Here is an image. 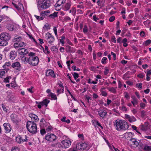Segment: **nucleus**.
Masks as SVG:
<instances>
[{"instance_id":"obj_48","label":"nucleus","mask_w":151,"mask_h":151,"mask_svg":"<svg viewBox=\"0 0 151 151\" xmlns=\"http://www.w3.org/2000/svg\"><path fill=\"white\" fill-rule=\"evenodd\" d=\"M65 0H58V2L59 4L61 5L62 4L65 3Z\"/></svg>"},{"instance_id":"obj_27","label":"nucleus","mask_w":151,"mask_h":151,"mask_svg":"<svg viewBox=\"0 0 151 151\" xmlns=\"http://www.w3.org/2000/svg\"><path fill=\"white\" fill-rule=\"evenodd\" d=\"M144 151H151V146H148L146 145L144 148Z\"/></svg>"},{"instance_id":"obj_56","label":"nucleus","mask_w":151,"mask_h":151,"mask_svg":"<svg viewBox=\"0 0 151 151\" xmlns=\"http://www.w3.org/2000/svg\"><path fill=\"white\" fill-rule=\"evenodd\" d=\"M72 13H73L74 14H75L76 13V9L75 8L73 7H72Z\"/></svg>"},{"instance_id":"obj_7","label":"nucleus","mask_w":151,"mask_h":151,"mask_svg":"<svg viewBox=\"0 0 151 151\" xmlns=\"http://www.w3.org/2000/svg\"><path fill=\"white\" fill-rule=\"evenodd\" d=\"M50 6V1L49 0H44L40 4V7L43 9H45Z\"/></svg>"},{"instance_id":"obj_12","label":"nucleus","mask_w":151,"mask_h":151,"mask_svg":"<svg viewBox=\"0 0 151 151\" xmlns=\"http://www.w3.org/2000/svg\"><path fill=\"white\" fill-rule=\"evenodd\" d=\"M24 43L22 42H17L14 44V46L16 48H17L19 47L24 46L25 45Z\"/></svg>"},{"instance_id":"obj_60","label":"nucleus","mask_w":151,"mask_h":151,"mask_svg":"<svg viewBox=\"0 0 151 151\" xmlns=\"http://www.w3.org/2000/svg\"><path fill=\"white\" fill-rule=\"evenodd\" d=\"M43 28H46L47 29H50V26L49 25L47 24H45Z\"/></svg>"},{"instance_id":"obj_3","label":"nucleus","mask_w":151,"mask_h":151,"mask_svg":"<svg viewBox=\"0 0 151 151\" xmlns=\"http://www.w3.org/2000/svg\"><path fill=\"white\" fill-rule=\"evenodd\" d=\"M26 127L28 130L31 133L35 134L37 132L36 124L34 122L28 121Z\"/></svg>"},{"instance_id":"obj_4","label":"nucleus","mask_w":151,"mask_h":151,"mask_svg":"<svg viewBox=\"0 0 151 151\" xmlns=\"http://www.w3.org/2000/svg\"><path fill=\"white\" fill-rule=\"evenodd\" d=\"M27 137L26 135L21 136L19 135L16 137V140L17 142L19 144H21L24 142H27Z\"/></svg>"},{"instance_id":"obj_44","label":"nucleus","mask_w":151,"mask_h":151,"mask_svg":"<svg viewBox=\"0 0 151 151\" xmlns=\"http://www.w3.org/2000/svg\"><path fill=\"white\" fill-rule=\"evenodd\" d=\"M83 31V32L85 33H86L88 32V27L86 25L84 26Z\"/></svg>"},{"instance_id":"obj_51","label":"nucleus","mask_w":151,"mask_h":151,"mask_svg":"<svg viewBox=\"0 0 151 151\" xmlns=\"http://www.w3.org/2000/svg\"><path fill=\"white\" fill-rule=\"evenodd\" d=\"M51 49L52 51H56L57 49L55 46H53L51 47Z\"/></svg>"},{"instance_id":"obj_40","label":"nucleus","mask_w":151,"mask_h":151,"mask_svg":"<svg viewBox=\"0 0 151 151\" xmlns=\"http://www.w3.org/2000/svg\"><path fill=\"white\" fill-rule=\"evenodd\" d=\"M35 17L37 19L38 21L40 20H42L43 19V17H40L38 16L35 15Z\"/></svg>"},{"instance_id":"obj_63","label":"nucleus","mask_w":151,"mask_h":151,"mask_svg":"<svg viewBox=\"0 0 151 151\" xmlns=\"http://www.w3.org/2000/svg\"><path fill=\"white\" fill-rule=\"evenodd\" d=\"M101 93L102 95L104 96H106L107 95V93H106L104 91H102Z\"/></svg>"},{"instance_id":"obj_9","label":"nucleus","mask_w":151,"mask_h":151,"mask_svg":"<svg viewBox=\"0 0 151 151\" xmlns=\"http://www.w3.org/2000/svg\"><path fill=\"white\" fill-rule=\"evenodd\" d=\"M0 39L2 40H9L10 39V36L7 33H3L0 35Z\"/></svg>"},{"instance_id":"obj_54","label":"nucleus","mask_w":151,"mask_h":151,"mask_svg":"<svg viewBox=\"0 0 151 151\" xmlns=\"http://www.w3.org/2000/svg\"><path fill=\"white\" fill-rule=\"evenodd\" d=\"M53 30L54 31L55 35L57 36V30L56 27H54L53 28Z\"/></svg>"},{"instance_id":"obj_21","label":"nucleus","mask_w":151,"mask_h":151,"mask_svg":"<svg viewBox=\"0 0 151 151\" xmlns=\"http://www.w3.org/2000/svg\"><path fill=\"white\" fill-rule=\"evenodd\" d=\"M148 125V123L147 122H145V123L144 124H143L141 125V129L144 131L146 130L147 129Z\"/></svg>"},{"instance_id":"obj_45","label":"nucleus","mask_w":151,"mask_h":151,"mask_svg":"<svg viewBox=\"0 0 151 151\" xmlns=\"http://www.w3.org/2000/svg\"><path fill=\"white\" fill-rule=\"evenodd\" d=\"M11 64L10 62H7L4 65H3V67L4 68H6V66H9Z\"/></svg>"},{"instance_id":"obj_61","label":"nucleus","mask_w":151,"mask_h":151,"mask_svg":"<svg viewBox=\"0 0 151 151\" xmlns=\"http://www.w3.org/2000/svg\"><path fill=\"white\" fill-rule=\"evenodd\" d=\"M19 149L17 147L13 148L12 149V151H18Z\"/></svg>"},{"instance_id":"obj_35","label":"nucleus","mask_w":151,"mask_h":151,"mask_svg":"<svg viewBox=\"0 0 151 151\" xmlns=\"http://www.w3.org/2000/svg\"><path fill=\"white\" fill-rule=\"evenodd\" d=\"M7 40H2L1 41V46H5L8 44V43L7 41Z\"/></svg>"},{"instance_id":"obj_52","label":"nucleus","mask_w":151,"mask_h":151,"mask_svg":"<svg viewBox=\"0 0 151 151\" xmlns=\"http://www.w3.org/2000/svg\"><path fill=\"white\" fill-rule=\"evenodd\" d=\"M145 111L144 110L141 111V116L142 117H144L145 115Z\"/></svg>"},{"instance_id":"obj_41","label":"nucleus","mask_w":151,"mask_h":151,"mask_svg":"<svg viewBox=\"0 0 151 151\" xmlns=\"http://www.w3.org/2000/svg\"><path fill=\"white\" fill-rule=\"evenodd\" d=\"M107 59V58L106 57H104L102 59L101 62L102 64H105L106 63V60Z\"/></svg>"},{"instance_id":"obj_53","label":"nucleus","mask_w":151,"mask_h":151,"mask_svg":"<svg viewBox=\"0 0 151 151\" xmlns=\"http://www.w3.org/2000/svg\"><path fill=\"white\" fill-rule=\"evenodd\" d=\"M5 74V71H1L0 72V77H2Z\"/></svg>"},{"instance_id":"obj_30","label":"nucleus","mask_w":151,"mask_h":151,"mask_svg":"<svg viewBox=\"0 0 151 151\" xmlns=\"http://www.w3.org/2000/svg\"><path fill=\"white\" fill-rule=\"evenodd\" d=\"M128 120L129 122H132L135 121L136 119L134 116H131L130 118L128 119Z\"/></svg>"},{"instance_id":"obj_64","label":"nucleus","mask_w":151,"mask_h":151,"mask_svg":"<svg viewBox=\"0 0 151 151\" xmlns=\"http://www.w3.org/2000/svg\"><path fill=\"white\" fill-rule=\"evenodd\" d=\"M140 106L141 107L143 108L145 106V104L144 103H141L140 104Z\"/></svg>"},{"instance_id":"obj_34","label":"nucleus","mask_w":151,"mask_h":151,"mask_svg":"<svg viewBox=\"0 0 151 151\" xmlns=\"http://www.w3.org/2000/svg\"><path fill=\"white\" fill-rule=\"evenodd\" d=\"M59 86L61 87V90L62 91L61 93H63L64 91V88L63 83L60 82L58 83Z\"/></svg>"},{"instance_id":"obj_16","label":"nucleus","mask_w":151,"mask_h":151,"mask_svg":"<svg viewBox=\"0 0 151 151\" xmlns=\"http://www.w3.org/2000/svg\"><path fill=\"white\" fill-rule=\"evenodd\" d=\"M50 102V101L49 100H48L47 99H45L43 100L42 101L38 102H36V104H41L42 106H43L44 105L46 107L47 106V104Z\"/></svg>"},{"instance_id":"obj_50","label":"nucleus","mask_w":151,"mask_h":151,"mask_svg":"<svg viewBox=\"0 0 151 151\" xmlns=\"http://www.w3.org/2000/svg\"><path fill=\"white\" fill-rule=\"evenodd\" d=\"M115 17L114 16H112L109 19V21L110 22H113L115 19Z\"/></svg>"},{"instance_id":"obj_43","label":"nucleus","mask_w":151,"mask_h":151,"mask_svg":"<svg viewBox=\"0 0 151 151\" xmlns=\"http://www.w3.org/2000/svg\"><path fill=\"white\" fill-rule=\"evenodd\" d=\"M104 69L105 70L104 71V74L105 75H107L109 71V70L108 68L106 67H105L104 68Z\"/></svg>"},{"instance_id":"obj_31","label":"nucleus","mask_w":151,"mask_h":151,"mask_svg":"<svg viewBox=\"0 0 151 151\" xmlns=\"http://www.w3.org/2000/svg\"><path fill=\"white\" fill-rule=\"evenodd\" d=\"M151 43V40H148L144 42V45L145 46H147Z\"/></svg>"},{"instance_id":"obj_49","label":"nucleus","mask_w":151,"mask_h":151,"mask_svg":"<svg viewBox=\"0 0 151 151\" xmlns=\"http://www.w3.org/2000/svg\"><path fill=\"white\" fill-rule=\"evenodd\" d=\"M142 83H137L136 84V86L137 87H138L139 88H142Z\"/></svg>"},{"instance_id":"obj_59","label":"nucleus","mask_w":151,"mask_h":151,"mask_svg":"<svg viewBox=\"0 0 151 151\" xmlns=\"http://www.w3.org/2000/svg\"><path fill=\"white\" fill-rule=\"evenodd\" d=\"M111 54L112 55H113V57L114 58V60H115L116 59V54L112 52H111Z\"/></svg>"},{"instance_id":"obj_10","label":"nucleus","mask_w":151,"mask_h":151,"mask_svg":"<svg viewBox=\"0 0 151 151\" xmlns=\"http://www.w3.org/2000/svg\"><path fill=\"white\" fill-rule=\"evenodd\" d=\"M4 127V129L5 130V133H9L11 131L12 127L9 123H5L3 124Z\"/></svg>"},{"instance_id":"obj_6","label":"nucleus","mask_w":151,"mask_h":151,"mask_svg":"<svg viewBox=\"0 0 151 151\" xmlns=\"http://www.w3.org/2000/svg\"><path fill=\"white\" fill-rule=\"evenodd\" d=\"M71 141L68 139L64 140L62 141L60 143V145L62 147L65 148H68L71 145Z\"/></svg>"},{"instance_id":"obj_57","label":"nucleus","mask_w":151,"mask_h":151,"mask_svg":"<svg viewBox=\"0 0 151 151\" xmlns=\"http://www.w3.org/2000/svg\"><path fill=\"white\" fill-rule=\"evenodd\" d=\"M111 40L112 42H114V43L116 42V38L114 36L112 37Z\"/></svg>"},{"instance_id":"obj_55","label":"nucleus","mask_w":151,"mask_h":151,"mask_svg":"<svg viewBox=\"0 0 151 151\" xmlns=\"http://www.w3.org/2000/svg\"><path fill=\"white\" fill-rule=\"evenodd\" d=\"M12 4L14 6V7L17 9L18 10H19V7L17 6V4L14 3L13 2H12Z\"/></svg>"},{"instance_id":"obj_18","label":"nucleus","mask_w":151,"mask_h":151,"mask_svg":"<svg viewBox=\"0 0 151 151\" xmlns=\"http://www.w3.org/2000/svg\"><path fill=\"white\" fill-rule=\"evenodd\" d=\"M10 53V58L12 60L14 59L17 55V53L15 51H11Z\"/></svg>"},{"instance_id":"obj_20","label":"nucleus","mask_w":151,"mask_h":151,"mask_svg":"<svg viewBox=\"0 0 151 151\" xmlns=\"http://www.w3.org/2000/svg\"><path fill=\"white\" fill-rule=\"evenodd\" d=\"M130 141H131L132 143H133V145H135V146L137 147L139 145V142L137 141V139L135 138H131L129 139Z\"/></svg>"},{"instance_id":"obj_11","label":"nucleus","mask_w":151,"mask_h":151,"mask_svg":"<svg viewBox=\"0 0 151 151\" xmlns=\"http://www.w3.org/2000/svg\"><path fill=\"white\" fill-rule=\"evenodd\" d=\"M29 116L31 119V120L33 121L34 122H36L39 120L38 116L35 114L30 113L29 114Z\"/></svg>"},{"instance_id":"obj_14","label":"nucleus","mask_w":151,"mask_h":151,"mask_svg":"<svg viewBox=\"0 0 151 151\" xmlns=\"http://www.w3.org/2000/svg\"><path fill=\"white\" fill-rule=\"evenodd\" d=\"M46 76H50L53 78L55 77V74L54 73V71L51 70H48L46 71Z\"/></svg>"},{"instance_id":"obj_13","label":"nucleus","mask_w":151,"mask_h":151,"mask_svg":"<svg viewBox=\"0 0 151 151\" xmlns=\"http://www.w3.org/2000/svg\"><path fill=\"white\" fill-rule=\"evenodd\" d=\"M12 67L16 70L19 71L20 69V65L19 62H16L12 63Z\"/></svg>"},{"instance_id":"obj_1","label":"nucleus","mask_w":151,"mask_h":151,"mask_svg":"<svg viewBox=\"0 0 151 151\" xmlns=\"http://www.w3.org/2000/svg\"><path fill=\"white\" fill-rule=\"evenodd\" d=\"M114 126L116 130L118 131L121 130H126L129 127V125L127 122L124 120H116L114 122Z\"/></svg>"},{"instance_id":"obj_47","label":"nucleus","mask_w":151,"mask_h":151,"mask_svg":"<svg viewBox=\"0 0 151 151\" xmlns=\"http://www.w3.org/2000/svg\"><path fill=\"white\" fill-rule=\"evenodd\" d=\"M22 38L21 37H18L14 39V41H17V42H19L21 40Z\"/></svg>"},{"instance_id":"obj_26","label":"nucleus","mask_w":151,"mask_h":151,"mask_svg":"<svg viewBox=\"0 0 151 151\" xmlns=\"http://www.w3.org/2000/svg\"><path fill=\"white\" fill-rule=\"evenodd\" d=\"M132 132H128L124 134V136L125 137V138L127 139L128 138H130L132 137Z\"/></svg>"},{"instance_id":"obj_8","label":"nucleus","mask_w":151,"mask_h":151,"mask_svg":"<svg viewBox=\"0 0 151 151\" xmlns=\"http://www.w3.org/2000/svg\"><path fill=\"white\" fill-rule=\"evenodd\" d=\"M46 38L49 43L51 44L54 41L55 38L50 33L47 32L46 33Z\"/></svg>"},{"instance_id":"obj_5","label":"nucleus","mask_w":151,"mask_h":151,"mask_svg":"<svg viewBox=\"0 0 151 151\" xmlns=\"http://www.w3.org/2000/svg\"><path fill=\"white\" fill-rule=\"evenodd\" d=\"M56 138V136L53 134L48 133L45 136V139L46 140L51 142L55 141Z\"/></svg>"},{"instance_id":"obj_39","label":"nucleus","mask_w":151,"mask_h":151,"mask_svg":"<svg viewBox=\"0 0 151 151\" xmlns=\"http://www.w3.org/2000/svg\"><path fill=\"white\" fill-rule=\"evenodd\" d=\"M2 107L3 109V110L6 112L7 113L8 111V107H6L5 106L4 104H2Z\"/></svg>"},{"instance_id":"obj_33","label":"nucleus","mask_w":151,"mask_h":151,"mask_svg":"<svg viewBox=\"0 0 151 151\" xmlns=\"http://www.w3.org/2000/svg\"><path fill=\"white\" fill-rule=\"evenodd\" d=\"M22 60L24 62V63H28L29 58L25 56H23L22 58Z\"/></svg>"},{"instance_id":"obj_42","label":"nucleus","mask_w":151,"mask_h":151,"mask_svg":"<svg viewBox=\"0 0 151 151\" xmlns=\"http://www.w3.org/2000/svg\"><path fill=\"white\" fill-rule=\"evenodd\" d=\"M11 78V77L9 76L8 77H7L5 78H4V82L6 83H9V79Z\"/></svg>"},{"instance_id":"obj_58","label":"nucleus","mask_w":151,"mask_h":151,"mask_svg":"<svg viewBox=\"0 0 151 151\" xmlns=\"http://www.w3.org/2000/svg\"><path fill=\"white\" fill-rule=\"evenodd\" d=\"M86 99L87 100V101L88 103L89 102V100H92L91 98L88 96H86Z\"/></svg>"},{"instance_id":"obj_15","label":"nucleus","mask_w":151,"mask_h":151,"mask_svg":"<svg viewBox=\"0 0 151 151\" xmlns=\"http://www.w3.org/2000/svg\"><path fill=\"white\" fill-rule=\"evenodd\" d=\"M18 51L19 53L21 55H25L28 53L27 50L24 48L19 49Z\"/></svg>"},{"instance_id":"obj_28","label":"nucleus","mask_w":151,"mask_h":151,"mask_svg":"<svg viewBox=\"0 0 151 151\" xmlns=\"http://www.w3.org/2000/svg\"><path fill=\"white\" fill-rule=\"evenodd\" d=\"M94 125L96 127L97 125L100 127L101 129H103V127L97 121H95L93 123Z\"/></svg>"},{"instance_id":"obj_38","label":"nucleus","mask_w":151,"mask_h":151,"mask_svg":"<svg viewBox=\"0 0 151 151\" xmlns=\"http://www.w3.org/2000/svg\"><path fill=\"white\" fill-rule=\"evenodd\" d=\"M46 15L47 16V15L46 13V12L45 11H42L40 14V16L44 18L45 17Z\"/></svg>"},{"instance_id":"obj_17","label":"nucleus","mask_w":151,"mask_h":151,"mask_svg":"<svg viewBox=\"0 0 151 151\" xmlns=\"http://www.w3.org/2000/svg\"><path fill=\"white\" fill-rule=\"evenodd\" d=\"M107 112L105 110H100L98 111V114L99 116L102 118H104L106 115Z\"/></svg>"},{"instance_id":"obj_25","label":"nucleus","mask_w":151,"mask_h":151,"mask_svg":"<svg viewBox=\"0 0 151 151\" xmlns=\"http://www.w3.org/2000/svg\"><path fill=\"white\" fill-rule=\"evenodd\" d=\"M58 12H54L53 14H51L49 16L52 19H54L58 17Z\"/></svg>"},{"instance_id":"obj_32","label":"nucleus","mask_w":151,"mask_h":151,"mask_svg":"<svg viewBox=\"0 0 151 151\" xmlns=\"http://www.w3.org/2000/svg\"><path fill=\"white\" fill-rule=\"evenodd\" d=\"M50 96L54 100L57 99V97L56 95L54 93H50L49 94Z\"/></svg>"},{"instance_id":"obj_37","label":"nucleus","mask_w":151,"mask_h":151,"mask_svg":"<svg viewBox=\"0 0 151 151\" xmlns=\"http://www.w3.org/2000/svg\"><path fill=\"white\" fill-rule=\"evenodd\" d=\"M109 91L113 93H115L116 92V90L114 87H111L109 88Z\"/></svg>"},{"instance_id":"obj_23","label":"nucleus","mask_w":151,"mask_h":151,"mask_svg":"<svg viewBox=\"0 0 151 151\" xmlns=\"http://www.w3.org/2000/svg\"><path fill=\"white\" fill-rule=\"evenodd\" d=\"M84 145L85 144H78L76 146L77 149L79 150L83 149L85 148L84 147H83Z\"/></svg>"},{"instance_id":"obj_22","label":"nucleus","mask_w":151,"mask_h":151,"mask_svg":"<svg viewBox=\"0 0 151 151\" xmlns=\"http://www.w3.org/2000/svg\"><path fill=\"white\" fill-rule=\"evenodd\" d=\"M146 144L145 143V142L143 140H141L139 142V145L141 148L143 150L144 148H145V146L146 145Z\"/></svg>"},{"instance_id":"obj_36","label":"nucleus","mask_w":151,"mask_h":151,"mask_svg":"<svg viewBox=\"0 0 151 151\" xmlns=\"http://www.w3.org/2000/svg\"><path fill=\"white\" fill-rule=\"evenodd\" d=\"M73 76L75 80H76L77 78L79 77V75L77 73L75 72L73 74Z\"/></svg>"},{"instance_id":"obj_2","label":"nucleus","mask_w":151,"mask_h":151,"mask_svg":"<svg viewBox=\"0 0 151 151\" xmlns=\"http://www.w3.org/2000/svg\"><path fill=\"white\" fill-rule=\"evenodd\" d=\"M29 56L28 63L32 66L37 65L39 62V59L35 55V53L31 52L29 54Z\"/></svg>"},{"instance_id":"obj_24","label":"nucleus","mask_w":151,"mask_h":151,"mask_svg":"<svg viewBox=\"0 0 151 151\" xmlns=\"http://www.w3.org/2000/svg\"><path fill=\"white\" fill-rule=\"evenodd\" d=\"M7 28L9 30H13L14 29V26L13 24H8L7 25Z\"/></svg>"},{"instance_id":"obj_19","label":"nucleus","mask_w":151,"mask_h":151,"mask_svg":"<svg viewBox=\"0 0 151 151\" xmlns=\"http://www.w3.org/2000/svg\"><path fill=\"white\" fill-rule=\"evenodd\" d=\"M67 48L66 49V51L67 52H69L71 53H74L75 52V50L70 46L67 45Z\"/></svg>"},{"instance_id":"obj_29","label":"nucleus","mask_w":151,"mask_h":151,"mask_svg":"<svg viewBox=\"0 0 151 151\" xmlns=\"http://www.w3.org/2000/svg\"><path fill=\"white\" fill-rule=\"evenodd\" d=\"M71 6V4L70 3H67L66 4L65 6V10H68L70 8V6Z\"/></svg>"},{"instance_id":"obj_62","label":"nucleus","mask_w":151,"mask_h":151,"mask_svg":"<svg viewBox=\"0 0 151 151\" xmlns=\"http://www.w3.org/2000/svg\"><path fill=\"white\" fill-rule=\"evenodd\" d=\"M93 19L94 21L95 22H97V20H99V19L98 18H97L96 15H94L93 16Z\"/></svg>"},{"instance_id":"obj_46","label":"nucleus","mask_w":151,"mask_h":151,"mask_svg":"<svg viewBox=\"0 0 151 151\" xmlns=\"http://www.w3.org/2000/svg\"><path fill=\"white\" fill-rule=\"evenodd\" d=\"M40 133L43 135L46 133V131L45 129H42L40 131Z\"/></svg>"}]
</instances>
